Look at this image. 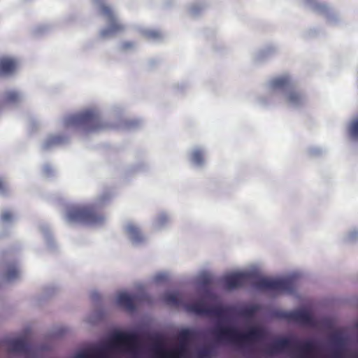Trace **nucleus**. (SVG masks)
Listing matches in <instances>:
<instances>
[{
  "instance_id": "obj_1",
  "label": "nucleus",
  "mask_w": 358,
  "mask_h": 358,
  "mask_svg": "<svg viewBox=\"0 0 358 358\" xmlns=\"http://www.w3.org/2000/svg\"><path fill=\"white\" fill-rule=\"evenodd\" d=\"M299 344V342L296 339L279 338L265 348L263 352L266 355L272 356L284 350H291L297 358H310L317 350L316 345L313 341H306L302 345Z\"/></svg>"
},
{
  "instance_id": "obj_2",
  "label": "nucleus",
  "mask_w": 358,
  "mask_h": 358,
  "mask_svg": "<svg viewBox=\"0 0 358 358\" xmlns=\"http://www.w3.org/2000/svg\"><path fill=\"white\" fill-rule=\"evenodd\" d=\"M252 285L256 289L259 291L292 294L296 287V279L294 277L282 279L259 277L253 281Z\"/></svg>"
},
{
  "instance_id": "obj_3",
  "label": "nucleus",
  "mask_w": 358,
  "mask_h": 358,
  "mask_svg": "<svg viewBox=\"0 0 358 358\" xmlns=\"http://www.w3.org/2000/svg\"><path fill=\"white\" fill-rule=\"evenodd\" d=\"M69 123L81 127L87 132L98 131L106 127L101 122L99 113L94 110H88L71 117Z\"/></svg>"
},
{
  "instance_id": "obj_4",
  "label": "nucleus",
  "mask_w": 358,
  "mask_h": 358,
  "mask_svg": "<svg viewBox=\"0 0 358 358\" xmlns=\"http://www.w3.org/2000/svg\"><path fill=\"white\" fill-rule=\"evenodd\" d=\"M67 217L70 222L87 224H98L103 220L102 215L92 205L72 207L68 211Z\"/></svg>"
},
{
  "instance_id": "obj_5",
  "label": "nucleus",
  "mask_w": 358,
  "mask_h": 358,
  "mask_svg": "<svg viewBox=\"0 0 358 358\" xmlns=\"http://www.w3.org/2000/svg\"><path fill=\"white\" fill-rule=\"evenodd\" d=\"M6 345L10 353H18L24 355H34L35 348L32 345L29 335H24L17 338L0 341V349Z\"/></svg>"
},
{
  "instance_id": "obj_6",
  "label": "nucleus",
  "mask_w": 358,
  "mask_h": 358,
  "mask_svg": "<svg viewBox=\"0 0 358 358\" xmlns=\"http://www.w3.org/2000/svg\"><path fill=\"white\" fill-rule=\"evenodd\" d=\"M153 341H155L153 349L155 358H181L185 357L187 353V343H186L180 342L176 348L166 350L160 336L155 337Z\"/></svg>"
},
{
  "instance_id": "obj_7",
  "label": "nucleus",
  "mask_w": 358,
  "mask_h": 358,
  "mask_svg": "<svg viewBox=\"0 0 358 358\" xmlns=\"http://www.w3.org/2000/svg\"><path fill=\"white\" fill-rule=\"evenodd\" d=\"M101 12L106 17L108 22V27L101 31V36L107 37L124 31V26L117 20L113 9L110 6L102 5Z\"/></svg>"
},
{
  "instance_id": "obj_8",
  "label": "nucleus",
  "mask_w": 358,
  "mask_h": 358,
  "mask_svg": "<svg viewBox=\"0 0 358 358\" xmlns=\"http://www.w3.org/2000/svg\"><path fill=\"white\" fill-rule=\"evenodd\" d=\"M138 342L139 336L136 333L117 332L112 336L110 346L115 347L122 344L127 346L128 350L135 352Z\"/></svg>"
},
{
  "instance_id": "obj_9",
  "label": "nucleus",
  "mask_w": 358,
  "mask_h": 358,
  "mask_svg": "<svg viewBox=\"0 0 358 358\" xmlns=\"http://www.w3.org/2000/svg\"><path fill=\"white\" fill-rule=\"evenodd\" d=\"M281 317L289 322H294L305 326L314 327L316 324L312 314L306 310L284 312L281 313Z\"/></svg>"
},
{
  "instance_id": "obj_10",
  "label": "nucleus",
  "mask_w": 358,
  "mask_h": 358,
  "mask_svg": "<svg viewBox=\"0 0 358 358\" xmlns=\"http://www.w3.org/2000/svg\"><path fill=\"white\" fill-rule=\"evenodd\" d=\"M253 278L254 274L251 273H236L226 275L223 280L227 289H234L244 286Z\"/></svg>"
},
{
  "instance_id": "obj_11",
  "label": "nucleus",
  "mask_w": 358,
  "mask_h": 358,
  "mask_svg": "<svg viewBox=\"0 0 358 358\" xmlns=\"http://www.w3.org/2000/svg\"><path fill=\"white\" fill-rule=\"evenodd\" d=\"M213 334L220 341H226L241 346V333L235 328L217 327Z\"/></svg>"
},
{
  "instance_id": "obj_12",
  "label": "nucleus",
  "mask_w": 358,
  "mask_h": 358,
  "mask_svg": "<svg viewBox=\"0 0 358 358\" xmlns=\"http://www.w3.org/2000/svg\"><path fill=\"white\" fill-rule=\"evenodd\" d=\"M265 336L264 330L259 327H252L246 333H241V346H249L251 341L261 339Z\"/></svg>"
},
{
  "instance_id": "obj_13",
  "label": "nucleus",
  "mask_w": 358,
  "mask_h": 358,
  "mask_svg": "<svg viewBox=\"0 0 358 358\" xmlns=\"http://www.w3.org/2000/svg\"><path fill=\"white\" fill-rule=\"evenodd\" d=\"M17 63L15 59L8 57L0 58V76H10L16 70Z\"/></svg>"
},
{
  "instance_id": "obj_14",
  "label": "nucleus",
  "mask_w": 358,
  "mask_h": 358,
  "mask_svg": "<svg viewBox=\"0 0 358 358\" xmlns=\"http://www.w3.org/2000/svg\"><path fill=\"white\" fill-rule=\"evenodd\" d=\"M208 307L203 301H198L185 306L187 311L198 315H207Z\"/></svg>"
},
{
  "instance_id": "obj_15",
  "label": "nucleus",
  "mask_w": 358,
  "mask_h": 358,
  "mask_svg": "<svg viewBox=\"0 0 358 358\" xmlns=\"http://www.w3.org/2000/svg\"><path fill=\"white\" fill-rule=\"evenodd\" d=\"M117 301V303L127 310L134 311L136 309L134 298L127 294H120Z\"/></svg>"
},
{
  "instance_id": "obj_16",
  "label": "nucleus",
  "mask_w": 358,
  "mask_h": 358,
  "mask_svg": "<svg viewBox=\"0 0 358 358\" xmlns=\"http://www.w3.org/2000/svg\"><path fill=\"white\" fill-rule=\"evenodd\" d=\"M291 84L290 78L288 76H282L274 78L271 85L273 89H285L289 87Z\"/></svg>"
},
{
  "instance_id": "obj_17",
  "label": "nucleus",
  "mask_w": 358,
  "mask_h": 358,
  "mask_svg": "<svg viewBox=\"0 0 358 358\" xmlns=\"http://www.w3.org/2000/svg\"><path fill=\"white\" fill-rule=\"evenodd\" d=\"M164 301L167 305L178 306L182 302V296L178 293H169L164 296Z\"/></svg>"
},
{
  "instance_id": "obj_18",
  "label": "nucleus",
  "mask_w": 358,
  "mask_h": 358,
  "mask_svg": "<svg viewBox=\"0 0 358 358\" xmlns=\"http://www.w3.org/2000/svg\"><path fill=\"white\" fill-rule=\"evenodd\" d=\"M75 358H108L102 350H96L94 351V355H92L87 351L78 352L76 355Z\"/></svg>"
},
{
  "instance_id": "obj_19",
  "label": "nucleus",
  "mask_w": 358,
  "mask_h": 358,
  "mask_svg": "<svg viewBox=\"0 0 358 358\" xmlns=\"http://www.w3.org/2000/svg\"><path fill=\"white\" fill-rule=\"evenodd\" d=\"M194 336V332L190 329H185L180 331L178 334L177 338L180 343H186L191 341Z\"/></svg>"
},
{
  "instance_id": "obj_20",
  "label": "nucleus",
  "mask_w": 358,
  "mask_h": 358,
  "mask_svg": "<svg viewBox=\"0 0 358 358\" xmlns=\"http://www.w3.org/2000/svg\"><path fill=\"white\" fill-rule=\"evenodd\" d=\"M227 314V309L221 306L208 307V316H215L219 318L223 317Z\"/></svg>"
},
{
  "instance_id": "obj_21",
  "label": "nucleus",
  "mask_w": 358,
  "mask_h": 358,
  "mask_svg": "<svg viewBox=\"0 0 358 358\" xmlns=\"http://www.w3.org/2000/svg\"><path fill=\"white\" fill-rule=\"evenodd\" d=\"M127 231L134 241L140 242L143 240L141 231L135 225H129L127 227Z\"/></svg>"
},
{
  "instance_id": "obj_22",
  "label": "nucleus",
  "mask_w": 358,
  "mask_h": 358,
  "mask_svg": "<svg viewBox=\"0 0 358 358\" xmlns=\"http://www.w3.org/2000/svg\"><path fill=\"white\" fill-rule=\"evenodd\" d=\"M303 96L299 92L291 90L287 94V101L292 104H299L302 101Z\"/></svg>"
},
{
  "instance_id": "obj_23",
  "label": "nucleus",
  "mask_w": 358,
  "mask_h": 358,
  "mask_svg": "<svg viewBox=\"0 0 358 358\" xmlns=\"http://www.w3.org/2000/svg\"><path fill=\"white\" fill-rule=\"evenodd\" d=\"M258 310L257 306H251L242 309L240 311V315L245 318H251L255 316Z\"/></svg>"
},
{
  "instance_id": "obj_24",
  "label": "nucleus",
  "mask_w": 358,
  "mask_h": 358,
  "mask_svg": "<svg viewBox=\"0 0 358 358\" xmlns=\"http://www.w3.org/2000/svg\"><path fill=\"white\" fill-rule=\"evenodd\" d=\"M192 160L196 165H202L204 162L203 153L200 150H195L192 153Z\"/></svg>"
},
{
  "instance_id": "obj_25",
  "label": "nucleus",
  "mask_w": 358,
  "mask_h": 358,
  "mask_svg": "<svg viewBox=\"0 0 358 358\" xmlns=\"http://www.w3.org/2000/svg\"><path fill=\"white\" fill-rule=\"evenodd\" d=\"M19 275V271L17 267L14 265L8 268L6 273V278L8 280H12L17 278Z\"/></svg>"
},
{
  "instance_id": "obj_26",
  "label": "nucleus",
  "mask_w": 358,
  "mask_h": 358,
  "mask_svg": "<svg viewBox=\"0 0 358 358\" xmlns=\"http://www.w3.org/2000/svg\"><path fill=\"white\" fill-rule=\"evenodd\" d=\"M19 94L15 91L7 92L6 96V99L8 102H16L19 100Z\"/></svg>"
},
{
  "instance_id": "obj_27",
  "label": "nucleus",
  "mask_w": 358,
  "mask_h": 358,
  "mask_svg": "<svg viewBox=\"0 0 358 358\" xmlns=\"http://www.w3.org/2000/svg\"><path fill=\"white\" fill-rule=\"evenodd\" d=\"M350 132L353 138H358V120H355L351 123Z\"/></svg>"
},
{
  "instance_id": "obj_28",
  "label": "nucleus",
  "mask_w": 358,
  "mask_h": 358,
  "mask_svg": "<svg viewBox=\"0 0 358 358\" xmlns=\"http://www.w3.org/2000/svg\"><path fill=\"white\" fill-rule=\"evenodd\" d=\"M210 350L208 348H203L199 351V358H210Z\"/></svg>"
},
{
  "instance_id": "obj_29",
  "label": "nucleus",
  "mask_w": 358,
  "mask_h": 358,
  "mask_svg": "<svg viewBox=\"0 0 358 358\" xmlns=\"http://www.w3.org/2000/svg\"><path fill=\"white\" fill-rule=\"evenodd\" d=\"M12 214L9 211H5L1 215V219L3 222H8L12 219Z\"/></svg>"
},
{
  "instance_id": "obj_30",
  "label": "nucleus",
  "mask_w": 358,
  "mask_h": 358,
  "mask_svg": "<svg viewBox=\"0 0 358 358\" xmlns=\"http://www.w3.org/2000/svg\"><path fill=\"white\" fill-rule=\"evenodd\" d=\"M6 192V184L3 180L0 178V192L5 193Z\"/></svg>"
},
{
  "instance_id": "obj_31",
  "label": "nucleus",
  "mask_w": 358,
  "mask_h": 358,
  "mask_svg": "<svg viewBox=\"0 0 358 358\" xmlns=\"http://www.w3.org/2000/svg\"><path fill=\"white\" fill-rule=\"evenodd\" d=\"M342 355H343V351L341 350V349H340L338 348L333 352V357H334L336 358H341L342 357Z\"/></svg>"
},
{
  "instance_id": "obj_32",
  "label": "nucleus",
  "mask_w": 358,
  "mask_h": 358,
  "mask_svg": "<svg viewBox=\"0 0 358 358\" xmlns=\"http://www.w3.org/2000/svg\"><path fill=\"white\" fill-rule=\"evenodd\" d=\"M134 46V43L132 42H124L122 45V48L123 50H127L129 48H131Z\"/></svg>"
},
{
  "instance_id": "obj_33",
  "label": "nucleus",
  "mask_w": 358,
  "mask_h": 358,
  "mask_svg": "<svg viewBox=\"0 0 358 358\" xmlns=\"http://www.w3.org/2000/svg\"><path fill=\"white\" fill-rule=\"evenodd\" d=\"M334 342L338 346H341L343 344V338L340 336H336L334 338Z\"/></svg>"
},
{
  "instance_id": "obj_34",
  "label": "nucleus",
  "mask_w": 358,
  "mask_h": 358,
  "mask_svg": "<svg viewBox=\"0 0 358 358\" xmlns=\"http://www.w3.org/2000/svg\"><path fill=\"white\" fill-rule=\"evenodd\" d=\"M152 34L154 36H156V37L158 36V34H157V33H153V34Z\"/></svg>"
}]
</instances>
